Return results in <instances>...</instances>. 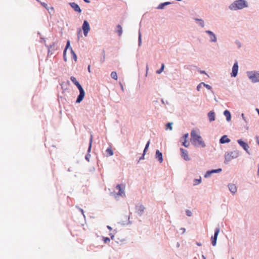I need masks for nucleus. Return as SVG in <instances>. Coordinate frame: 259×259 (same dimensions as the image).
<instances>
[{
    "mask_svg": "<svg viewBox=\"0 0 259 259\" xmlns=\"http://www.w3.org/2000/svg\"><path fill=\"white\" fill-rule=\"evenodd\" d=\"M191 142L195 147L204 148L206 145L202 138L197 134L196 132L192 130L191 132Z\"/></svg>",
    "mask_w": 259,
    "mask_h": 259,
    "instance_id": "1",
    "label": "nucleus"
},
{
    "mask_svg": "<svg viewBox=\"0 0 259 259\" xmlns=\"http://www.w3.org/2000/svg\"><path fill=\"white\" fill-rule=\"evenodd\" d=\"M248 7V4L246 0H235L229 6L228 8L231 11H237Z\"/></svg>",
    "mask_w": 259,
    "mask_h": 259,
    "instance_id": "2",
    "label": "nucleus"
},
{
    "mask_svg": "<svg viewBox=\"0 0 259 259\" xmlns=\"http://www.w3.org/2000/svg\"><path fill=\"white\" fill-rule=\"evenodd\" d=\"M70 79L71 81L77 87L79 91V95L78 96L77 100L76 101V103H80L83 99L85 93L84 91L81 86V85L79 84V83L77 81L76 78L74 76H71L70 77Z\"/></svg>",
    "mask_w": 259,
    "mask_h": 259,
    "instance_id": "3",
    "label": "nucleus"
},
{
    "mask_svg": "<svg viewBox=\"0 0 259 259\" xmlns=\"http://www.w3.org/2000/svg\"><path fill=\"white\" fill-rule=\"evenodd\" d=\"M239 155V152L238 150L227 152L225 155V163H227L230 161L232 159L237 158Z\"/></svg>",
    "mask_w": 259,
    "mask_h": 259,
    "instance_id": "4",
    "label": "nucleus"
},
{
    "mask_svg": "<svg viewBox=\"0 0 259 259\" xmlns=\"http://www.w3.org/2000/svg\"><path fill=\"white\" fill-rule=\"evenodd\" d=\"M247 77L253 83L259 82V72L255 71H247Z\"/></svg>",
    "mask_w": 259,
    "mask_h": 259,
    "instance_id": "5",
    "label": "nucleus"
},
{
    "mask_svg": "<svg viewBox=\"0 0 259 259\" xmlns=\"http://www.w3.org/2000/svg\"><path fill=\"white\" fill-rule=\"evenodd\" d=\"M189 134L186 133L184 135L183 137H182L180 139V142H182V145L184 147L187 148L189 146L190 143L188 141L187 139L188 138Z\"/></svg>",
    "mask_w": 259,
    "mask_h": 259,
    "instance_id": "6",
    "label": "nucleus"
},
{
    "mask_svg": "<svg viewBox=\"0 0 259 259\" xmlns=\"http://www.w3.org/2000/svg\"><path fill=\"white\" fill-rule=\"evenodd\" d=\"M237 143L240 146L242 147V148L246 152V153L250 154L248 151L249 147L246 142H244L241 139H239L237 140Z\"/></svg>",
    "mask_w": 259,
    "mask_h": 259,
    "instance_id": "7",
    "label": "nucleus"
},
{
    "mask_svg": "<svg viewBox=\"0 0 259 259\" xmlns=\"http://www.w3.org/2000/svg\"><path fill=\"white\" fill-rule=\"evenodd\" d=\"M82 28L83 31L84 36H87L89 31L90 30L89 23L87 20L84 21Z\"/></svg>",
    "mask_w": 259,
    "mask_h": 259,
    "instance_id": "8",
    "label": "nucleus"
},
{
    "mask_svg": "<svg viewBox=\"0 0 259 259\" xmlns=\"http://www.w3.org/2000/svg\"><path fill=\"white\" fill-rule=\"evenodd\" d=\"M205 32L208 34L210 36L209 41L210 42H216L217 41V38L215 34L210 30H205Z\"/></svg>",
    "mask_w": 259,
    "mask_h": 259,
    "instance_id": "9",
    "label": "nucleus"
},
{
    "mask_svg": "<svg viewBox=\"0 0 259 259\" xmlns=\"http://www.w3.org/2000/svg\"><path fill=\"white\" fill-rule=\"evenodd\" d=\"M181 155L182 157L186 161H189L190 160L188 155V151L184 148H180Z\"/></svg>",
    "mask_w": 259,
    "mask_h": 259,
    "instance_id": "10",
    "label": "nucleus"
},
{
    "mask_svg": "<svg viewBox=\"0 0 259 259\" xmlns=\"http://www.w3.org/2000/svg\"><path fill=\"white\" fill-rule=\"evenodd\" d=\"M116 188L118 190V193H117V196H124V189L125 187L122 185H117L116 187Z\"/></svg>",
    "mask_w": 259,
    "mask_h": 259,
    "instance_id": "11",
    "label": "nucleus"
},
{
    "mask_svg": "<svg viewBox=\"0 0 259 259\" xmlns=\"http://www.w3.org/2000/svg\"><path fill=\"white\" fill-rule=\"evenodd\" d=\"M238 71V62L236 61L232 67V72L231 73V75L232 77H236L237 75Z\"/></svg>",
    "mask_w": 259,
    "mask_h": 259,
    "instance_id": "12",
    "label": "nucleus"
},
{
    "mask_svg": "<svg viewBox=\"0 0 259 259\" xmlns=\"http://www.w3.org/2000/svg\"><path fill=\"white\" fill-rule=\"evenodd\" d=\"M207 116L210 122H212L215 119V114L213 110L209 111L207 113Z\"/></svg>",
    "mask_w": 259,
    "mask_h": 259,
    "instance_id": "13",
    "label": "nucleus"
},
{
    "mask_svg": "<svg viewBox=\"0 0 259 259\" xmlns=\"http://www.w3.org/2000/svg\"><path fill=\"white\" fill-rule=\"evenodd\" d=\"M230 191L233 194H235L237 192V187L234 184L230 183L228 185Z\"/></svg>",
    "mask_w": 259,
    "mask_h": 259,
    "instance_id": "14",
    "label": "nucleus"
},
{
    "mask_svg": "<svg viewBox=\"0 0 259 259\" xmlns=\"http://www.w3.org/2000/svg\"><path fill=\"white\" fill-rule=\"evenodd\" d=\"M71 8L76 12L80 13L81 10L79 6L75 3H71L69 4Z\"/></svg>",
    "mask_w": 259,
    "mask_h": 259,
    "instance_id": "15",
    "label": "nucleus"
},
{
    "mask_svg": "<svg viewBox=\"0 0 259 259\" xmlns=\"http://www.w3.org/2000/svg\"><path fill=\"white\" fill-rule=\"evenodd\" d=\"M219 142L221 144L228 143L230 142V140L227 135H224L220 138Z\"/></svg>",
    "mask_w": 259,
    "mask_h": 259,
    "instance_id": "16",
    "label": "nucleus"
},
{
    "mask_svg": "<svg viewBox=\"0 0 259 259\" xmlns=\"http://www.w3.org/2000/svg\"><path fill=\"white\" fill-rule=\"evenodd\" d=\"M145 210V207L141 204L137 205L136 206V211L139 214L141 215Z\"/></svg>",
    "mask_w": 259,
    "mask_h": 259,
    "instance_id": "17",
    "label": "nucleus"
},
{
    "mask_svg": "<svg viewBox=\"0 0 259 259\" xmlns=\"http://www.w3.org/2000/svg\"><path fill=\"white\" fill-rule=\"evenodd\" d=\"M196 23L199 25L201 27L203 28L205 26L204 21L202 19L194 18V19Z\"/></svg>",
    "mask_w": 259,
    "mask_h": 259,
    "instance_id": "18",
    "label": "nucleus"
},
{
    "mask_svg": "<svg viewBox=\"0 0 259 259\" xmlns=\"http://www.w3.org/2000/svg\"><path fill=\"white\" fill-rule=\"evenodd\" d=\"M224 115L226 116L227 121L229 122L231 119V114L230 112L228 110H226L224 111Z\"/></svg>",
    "mask_w": 259,
    "mask_h": 259,
    "instance_id": "19",
    "label": "nucleus"
},
{
    "mask_svg": "<svg viewBox=\"0 0 259 259\" xmlns=\"http://www.w3.org/2000/svg\"><path fill=\"white\" fill-rule=\"evenodd\" d=\"M194 67L197 69L198 71H199L201 74H205L208 76V74L206 73V72L204 70H201L199 69V68H198L197 66H192V65H189V66H185V67L187 69H189V67Z\"/></svg>",
    "mask_w": 259,
    "mask_h": 259,
    "instance_id": "20",
    "label": "nucleus"
},
{
    "mask_svg": "<svg viewBox=\"0 0 259 259\" xmlns=\"http://www.w3.org/2000/svg\"><path fill=\"white\" fill-rule=\"evenodd\" d=\"M70 47V41L69 40H68L67 42V44H66V48L64 51V53H63V56H64V60L65 61H66V51H67V49Z\"/></svg>",
    "mask_w": 259,
    "mask_h": 259,
    "instance_id": "21",
    "label": "nucleus"
},
{
    "mask_svg": "<svg viewBox=\"0 0 259 259\" xmlns=\"http://www.w3.org/2000/svg\"><path fill=\"white\" fill-rule=\"evenodd\" d=\"M156 154L157 156L158 160L161 162H162V153L159 151V150H157L156 152Z\"/></svg>",
    "mask_w": 259,
    "mask_h": 259,
    "instance_id": "22",
    "label": "nucleus"
},
{
    "mask_svg": "<svg viewBox=\"0 0 259 259\" xmlns=\"http://www.w3.org/2000/svg\"><path fill=\"white\" fill-rule=\"evenodd\" d=\"M201 182V178L200 177L199 179H195L193 180V185L196 186L200 184Z\"/></svg>",
    "mask_w": 259,
    "mask_h": 259,
    "instance_id": "23",
    "label": "nucleus"
},
{
    "mask_svg": "<svg viewBox=\"0 0 259 259\" xmlns=\"http://www.w3.org/2000/svg\"><path fill=\"white\" fill-rule=\"evenodd\" d=\"M117 33L118 34V35L120 36L121 35L122 33V27L121 26V25H118L117 26Z\"/></svg>",
    "mask_w": 259,
    "mask_h": 259,
    "instance_id": "24",
    "label": "nucleus"
},
{
    "mask_svg": "<svg viewBox=\"0 0 259 259\" xmlns=\"http://www.w3.org/2000/svg\"><path fill=\"white\" fill-rule=\"evenodd\" d=\"M218 237L212 236L211 238V244L213 246H215L217 244V241Z\"/></svg>",
    "mask_w": 259,
    "mask_h": 259,
    "instance_id": "25",
    "label": "nucleus"
},
{
    "mask_svg": "<svg viewBox=\"0 0 259 259\" xmlns=\"http://www.w3.org/2000/svg\"><path fill=\"white\" fill-rule=\"evenodd\" d=\"M106 152L108 156H112L113 155V150L111 149V148H108V149H107V150H106Z\"/></svg>",
    "mask_w": 259,
    "mask_h": 259,
    "instance_id": "26",
    "label": "nucleus"
},
{
    "mask_svg": "<svg viewBox=\"0 0 259 259\" xmlns=\"http://www.w3.org/2000/svg\"><path fill=\"white\" fill-rule=\"evenodd\" d=\"M172 122H168V123H167L166 124L165 130H169L171 131L172 129Z\"/></svg>",
    "mask_w": 259,
    "mask_h": 259,
    "instance_id": "27",
    "label": "nucleus"
},
{
    "mask_svg": "<svg viewBox=\"0 0 259 259\" xmlns=\"http://www.w3.org/2000/svg\"><path fill=\"white\" fill-rule=\"evenodd\" d=\"M111 76L112 78L114 79L115 80H117L118 77L116 72H112L111 73Z\"/></svg>",
    "mask_w": 259,
    "mask_h": 259,
    "instance_id": "28",
    "label": "nucleus"
},
{
    "mask_svg": "<svg viewBox=\"0 0 259 259\" xmlns=\"http://www.w3.org/2000/svg\"><path fill=\"white\" fill-rule=\"evenodd\" d=\"M70 50H71V54L72 55L73 59L75 61H77L76 55L75 54V53L73 51V50H72V49L71 48H70Z\"/></svg>",
    "mask_w": 259,
    "mask_h": 259,
    "instance_id": "29",
    "label": "nucleus"
},
{
    "mask_svg": "<svg viewBox=\"0 0 259 259\" xmlns=\"http://www.w3.org/2000/svg\"><path fill=\"white\" fill-rule=\"evenodd\" d=\"M149 144H150V142L148 141L145 146V148L144 149V154L143 155V156L140 158V159H143L144 158V154L146 152V151L147 150V149L148 148V147L149 146Z\"/></svg>",
    "mask_w": 259,
    "mask_h": 259,
    "instance_id": "30",
    "label": "nucleus"
},
{
    "mask_svg": "<svg viewBox=\"0 0 259 259\" xmlns=\"http://www.w3.org/2000/svg\"><path fill=\"white\" fill-rule=\"evenodd\" d=\"M220 230L219 227H217L215 229L214 233V235H213L214 237H218L219 233L220 232Z\"/></svg>",
    "mask_w": 259,
    "mask_h": 259,
    "instance_id": "31",
    "label": "nucleus"
},
{
    "mask_svg": "<svg viewBox=\"0 0 259 259\" xmlns=\"http://www.w3.org/2000/svg\"><path fill=\"white\" fill-rule=\"evenodd\" d=\"M212 174V172L211 171V170H208L206 171V172L205 173V175H204V177L205 178H209L210 177L211 175Z\"/></svg>",
    "mask_w": 259,
    "mask_h": 259,
    "instance_id": "32",
    "label": "nucleus"
},
{
    "mask_svg": "<svg viewBox=\"0 0 259 259\" xmlns=\"http://www.w3.org/2000/svg\"><path fill=\"white\" fill-rule=\"evenodd\" d=\"M222 171V168H218L215 169H211V171L212 172V174L214 173H219Z\"/></svg>",
    "mask_w": 259,
    "mask_h": 259,
    "instance_id": "33",
    "label": "nucleus"
},
{
    "mask_svg": "<svg viewBox=\"0 0 259 259\" xmlns=\"http://www.w3.org/2000/svg\"><path fill=\"white\" fill-rule=\"evenodd\" d=\"M93 142V136H91L90 140V144H89V151L91 150V147H92V144Z\"/></svg>",
    "mask_w": 259,
    "mask_h": 259,
    "instance_id": "34",
    "label": "nucleus"
},
{
    "mask_svg": "<svg viewBox=\"0 0 259 259\" xmlns=\"http://www.w3.org/2000/svg\"><path fill=\"white\" fill-rule=\"evenodd\" d=\"M186 214L188 217H191L192 215V213L190 210L186 209Z\"/></svg>",
    "mask_w": 259,
    "mask_h": 259,
    "instance_id": "35",
    "label": "nucleus"
},
{
    "mask_svg": "<svg viewBox=\"0 0 259 259\" xmlns=\"http://www.w3.org/2000/svg\"><path fill=\"white\" fill-rule=\"evenodd\" d=\"M103 241L104 243H107L110 241V239L108 237H103Z\"/></svg>",
    "mask_w": 259,
    "mask_h": 259,
    "instance_id": "36",
    "label": "nucleus"
},
{
    "mask_svg": "<svg viewBox=\"0 0 259 259\" xmlns=\"http://www.w3.org/2000/svg\"><path fill=\"white\" fill-rule=\"evenodd\" d=\"M204 87H205L207 89L210 90L213 93V91H212V88L209 84H206Z\"/></svg>",
    "mask_w": 259,
    "mask_h": 259,
    "instance_id": "37",
    "label": "nucleus"
},
{
    "mask_svg": "<svg viewBox=\"0 0 259 259\" xmlns=\"http://www.w3.org/2000/svg\"><path fill=\"white\" fill-rule=\"evenodd\" d=\"M236 44L237 45L238 48H240L241 47V44L239 41L236 40Z\"/></svg>",
    "mask_w": 259,
    "mask_h": 259,
    "instance_id": "38",
    "label": "nucleus"
},
{
    "mask_svg": "<svg viewBox=\"0 0 259 259\" xmlns=\"http://www.w3.org/2000/svg\"><path fill=\"white\" fill-rule=\"evenodd\" d=\"M174 3V2H172V3H171V2H164V3H163V8L164 7H165V6H167L168 5Z\"/></svg>",
    "mask_w": 259,
    "mask_h": 259,
    "instance_id": "39",
    "label": "nucleus"
},
{
    "mask_svg": "<svg viewBox=\"0 0 259 259\" xmlns=\"http://www.w3.org/2000/svg\"><path fill=\"white\" fill-rule=\"evenodd\" d=\"M241 116L242 117L243 120L246 123L247 122V120H246V117H245L244 114V113H242L241 114Z\"/></svg>",
    "mask_w": 259,
    "mask_h": 259,
    "instance_id": "40",
    "label": "nucleus"
},
{
    "mask_svg": "<svg viewBox=\"0 0 259 259\" xmlns=\"http://www.w3.org/2000/svg\"><path fill=\"white\" fill-rule=\"evenodd\" d=\"M141 44V35L140 33L139 36V44L140 45Z\"/></svg>",
    "mask_w": 259,
    "mask_h": 259,
    "instance_id": "41",
    "label": "nucleus"
},
{
    "mask_svg": "<svg viewBox=\"0 0 259 259\" xmlns=\"http://www.w3.org/2000/svg\"><path fill=\"white\" fill-rule=\"evenodd\" d=\"M162 72V66L161 67V68L158 69V70L156 71V73L157 74H160Z\"/></svg>",
    "mask_w": 259,
    "mask_h": 259,
    "instance_id": "42",
    "label": "nucleus"
},
{
    "mask_svg": "<svg viewBox=\"0 0 259 259\" xmlns=\"http://www.w3.org/2000/svg\"><path fill=\"white\" fill-rule=\"evenodd\" d=\"M201 88H202V86L200 84H198V85L197 86V90L198 91H200V89Z\"/></svg>",
    "mask_w": 259,
    "mask_h": 259,
    "instance_id": "43",
    "label": "nucleus"
},
{
    "mask_svg": "<svg viewBox=\"0 0 259 259\" xmlns=\"http://www.w3.org/2000/svg\"><path fill=\"white\" fill-rule=\"evenodd\" d=\"M47 9L49 11L50 13L54 11V8L53 7H50L49 8H48Z\"/></svg>",
    "mask_w": 259,
    "mask_h": 259,
    "instance_id": "44",
    "label": "nucleus"
},
{
    "mask_svg": "<svg viewBox=\"0 0 259 259\" xmlns=\"http://www.w3.org/2000/svg\"><path fill=\"white\" fill-rule=\"evenodd\" d=\"M157 9H162V3L160 4L157 7Z\"/></svg>",
    "mask_w": 259,
    "mask_h": 259,
    "instance_id": "45",
    "label": "nucleus"
},
{
    "mask_svg": "<svg viewBox=\"0 0 259 259\" xmlns=\"http://www.w3.org/2000/svg\"><path fill=\"white\" fill-rule=\"evenodd\" d=\"M41 5L44 7H45L46 9H48L47 8V4H45V3H41Z\"/></svg>",
    "mask_w": 259,
    "mask_h": 259,
    "instance_id": "46",
    "label": "nucleus"
},
{
    "mask_svg": "<svg viewBox=\"0 0 259 259\" xmlns=\"http://www.w3.org/2000/svg\"><path fill=\"white\" fill-rule=\"evenodd\" d=\"M202 87L203 86V87H205V85L206 84V83H205L204 82H201L199 83Z\"/></svg>",
    "mask_w": 259,
    "mask_h": 259,
    "instance_id": "47",
    "label": "nucleus"
},
{
    "mask_svg": "<svg viewBox=\"0 0 259 259\" xmlns=\"http://www.w3.org/2000/svg\"><path fill=\"white\" fill-rule=\"evenodd\" d=\"M202 87L203 86V87H205V85L206 84V83H205L204 82H201L199 83Z\"/></svg>",
    "mask_w": 259,
    "mask_h": 259,
    "instance_id": "48",
    "label": "nucleus"
},
{
    "mask_svg": "<svg viewBox=\"0 0 259 259\" xmlns=\"http://www.w3.org/2000/svg\"><path fill=\"white\" fill-rule=\"evenodd\" d=\"M256 142L258 144V145H259V139H258V137L256 136Z\"/></svg>",
    "mask_w": 259,
    "mask_h": 259,
    "instance_id": "49",
    "label": "nucleus"
},
{
    "mask_svg": "<svg viewBox=\"0 0 259 259\" xmlns=\"http://www.w3.org/2000/svg\"><path fill=\"white\" fill-rule=\"evenodd\" d=\"M196 244H197V245H198L199 246H200L202 245V244L200 242H196Z\"/></svg>",
    "mask_w": 259,
    "mask_h": 259,
    "instance_id": "50",
    "label": "nucleus"
},
{
    "mask_svg": "<svg viewBox=\"0 0 259 259\" xmlns=\"http://www.w3.org/2000/svg\"><path fill=\"white\" fill-rule=\"evenodd\" d=\"M88 71H89V72H91V65H89L88 66Z\"/></svg>",
    "mask_w": 259,
    "mask_h": 259,
    "instance_id": "51",
    "label": "nucleus"
},
{
    "mask_svg": "<svg viewBox=\"0 0 259 259\" xmlns=\"http://www.w3.org/2000/svg\"><path fill=\"white\" fill-rule=\"evenodd\" d=\"M148 70V65H147V66H146V74H147Z\"/></svg>",
    "mask_w": 259,
    "mask_h": 259,
    "instance_id": "52",
    "label": "nucleus"
},
{
    "mask_svg": "<svg viewBox=\"0 0 259 259\" xmlns=\"http://www.w3.org/2000/svg\"><path fill=\"white\" fill-rule=\"evenodd\" d=\"M181 229L182 230L183 233L185 232V228H182Z\"/></svg>",
    "mask_w": 259,
    "mask_h": 259,
    "instance_id": "53",
    "label": "nucleus"
},
{
    "mask_svg": "<svg viewBox=\"0 0 259 259\" xmlns=\"http://www.w3.org/2000/svg\"><path fill=\"white\" fill-rule=\"evenodd\" d=\"M255 110L257 111V112L259 115V109L258 108H256Z\"/></svg>",
    "mask_w": 259,
    "mask_h": 259,
    "instance_id": "54",
    "label": "nucleus"
},
{
    "mask_svg": "<svg viewBox=\"0 0 259 259\" xmlns=\"http://www.w3.org/2000/svg\"><path fill=\"white\" fill-rule=\"evenodd\" d=\"M257 175L259 176V164L258 165Z\"/></svg>",
    "mask_w": 259,
    "mask_h": 259,
    "instance_id": "55",
    "label": "nucleus"
},
{
    "mask_svg": "<svg viewBox=\"0 0 259 259\" xmlns=\"http://www.w3.org/2000/svg\"><path fill=\"white\" fill-rule=\"evenodd\" d=\"M107 228H108V229H109V230H111V229H112L111 227L110 226H107Z\"/></svg>",
    "mask_w": 259,
    "mask_h": 259,
    "instance_id": "56",
    "label": "nucleus"
},
{
    "mask_svg": "<svg viewBox=\"0 0 259 259\" xmlns=\"http://www.w3.org/2000/svg\"><path fill=\"white\" fill-rule=\"evenodd\" d=\"M202 259H206V258L204 255H202Z\"/></svg>",
    "mask_w": 259,
    "mask_h": 259,
    "instance_id": "57",
    "label": "nucleus"
},
{
    "mask_svg": "<svg viewBox=\"0 0 259 259\" xmlns=\"http://www.w3.org/2000/svg\"><path fill=\"white\" fill-rule=\"evenodd\" d=\"M84 1L85 2H87V3H89V1H88V0H84Z\"/></svg>",
    "mask_w": 259,
    "mask_h": 259,
    "instance_id": "58",
    "label": "nucleus"
},
{
    "mask_svg": "<svg viewBox=\"0 0 259 259\" xmlns=\"http://www.w3.org/2000/svg\"><path fill=\"white\" fill-rule=\"evenodd\" d=\"M162 67H163V70H164V64H163Z\"/></svg>",
    "mask_w": 259,
    "mask_h": 259,
    "instance_id": "59",
    "label": "nucleus"
},
{
    "mask_svg": "<svg viewBox=\"0 0 259 259\" xmlns=\"http://www.w3.org/2000/svg\"><path fill=\"white\" fill-rule=\"evenodd\" d=\"M214 100H215L216 102H218V100H217V99H216V98H214Z\"/></svg>",
    "mask_w": 259,
    "mask_h": 259,
    "instance_id": "60",
    "label": "nucleus"
},
{
    "mask_svg": "<svg viewBox=\"0 0 259 259\" xmlns=\"http://www.w3.org/2000/svg\"><path fill=\"white\" fill-rule=\"evenodd\" d=\"M180 245L179 243H177V246L179 247Z\"/></svg>",
    "mask_w": 259,
    "mask_h": 259,
    "instance_id": "61",
    "label": "nucleus"
},
{
    "mask_svg": "<svg viewBox=\"0 0 259 259\" xmlns=\"http://www.w3.org/2000/svg\"><path fill=\"white\" fill-rule=\"evenodd\" d=\"M231 259H234V257H232V258H231Z\"/></svg>",
    "mask_w": 259,
    "mask_h": 259,
    "instance_id": "62",
    "label": "nucleus"
}]
</instances>
